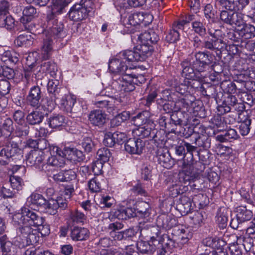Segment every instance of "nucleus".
<instances>
[{
	"label": "nucleus",
	"instance_id": "1",
	"mask_svg": "<svg viewBox=\"0 0 255 255\" xmlns=\"http://www.w3.org/2000/svg\"><path fill=\"white\" fill-rule=\"evenodd\" d=\"M211 54L207 50L199 51L181 63L183 68L182 75L187 81L185 83L188 86L198 88L200 83L197 80L195 72L200 73L207 71L211 64Z\"/></svg>",
	"mask_w": 255,
	"mask_h": 255
},
{
	"label": "nucleus",
	"instance_id": "2",
	"mask_svg": "<svg viewBox=\"0 0 255 255\" xmlns=\"http://www.w3.org/2000/svg\"><path fill=\"white\" fill-rule=\"evenodd\" d=\"M46 21V36L43 40L40 53L43 60H46L50 57L54 40L61 38L65 35V33L63 31V25L58 21V17H53L52 15H47Z\"/></svg>",
	"mask_w": 255,
	"mask_h": 255
},
{
	"label": "nucleus",
	"instance_id": "3",
	"mask_svg": "<svg viewBox=\"0 0 255 255\" xmlns=\"http://www.w3.org/2000/svg\"><path fill=\"white\" fill-rule=\"evenodd\" d=\"M209 36L206 37L204 40L195 36L192 42V45L195 49H205L210 51H215L217 55L221 58L222 51L226 47V43L224 41L222 31L220 29H208Z\"/></svg>",
	"mask_w": 255,
	"mask_h": 255
},
{
	"label": "nucleus",
	"instance_id": "4",
	"mask_svg": "<svg viewBox=\"0 0 255 255\" xmlns=\"http://www.w3.org/2000/svg\"><path fill=\"white\" fill-rule=\"evenodd\" d=\"M141 44L136 46L133 50H127L121 52L119 57L122 60L128 62L143 61L150 56L153 51L152 46L149 42L141 41Z\"/></svg>",
	"mask_w": 255,
	"mask_h": 255
},
{
	"label": "nucleus",
	"instance_id": "5",
	"mask_svg": "<svg viewBox=\"0 0 255 255\" xmlns=\"http://www.w3.org/2000/svg\"><path fill=\"white\" fill-rule=\"evenodd\" d=\"M28 212H33L28 209L25 208L22 209L21 213H18L14 215L12 217V223L15 226H19V227L17 228V233H19L20 235L24 238H26L27 243L29 244H34L37 241V238L38 237L37 236V231L33 230L31 227L33 225H30L28 222H23V220L21 222L20 220L17 221L15 220V217L19 215L23 217L25 214Z\"/></svg>",
	"mask_w": 255,
	"mask_h": 255
},
{
	"label": "nucleus",
	"instance_id": "6",
	"mask_svg": "<svg viewBox=\"0 0 255 255\" xmlns=\"http://www.w3.org/2000/svg\"><path fill=\"white\" fill-rule=\"evenodd\" d=\"M27 212L23 216V217L19 215L15 217V220L17 221V220H20V222L23 220V222H28L29 224L38 227V230L42 236L48 235L50 233L49 226L44 224V218L34 212Z\"/></svg>",
	"mask_w": 255,
	"mask_h": 255
},
{
	"label": "nucleus",
	"instance_id": "7",
	"mask_svg": "<svg viewBox=\"0 0 255 255\" xmlns=\"http://www.w3.org/2000/svg\"><path fill=\"white\" fill-rule=\"evenodd\" d=\"M22 150L18 144L11 139L8 140L0 151V164L5 165L11 160L21 156Z\"/></svg>",
	"mask_w": 255,
	"mask_h": 255
},
{
	"label": "nucleus",
	"instance_id": "8",
	"mask_svg": "<svg viewBox=\"0 0 255 255\" xmlns=\"http://www.w3.org/2000/svg\"><path fill=\"white\" fill-rule=\"evenodd\" d=\"M93 4L89 0L82 4H75L69 12V16L74 21L81 20L85 18L93 9Z\"/></svg>",
	"mask_w": 255,
	"mask_h": 255
},
{
	"label": "nucleus",
	"instance_id": "9",
	"mask_svg": "<svg viewBox=\"0 0 255 255\" xmlns=\"http://www.w3.org/2000/svg\"><path fill=\"white\" fill-rule=\"evenodd\" d=\"M113 85L118 86V88L124 92H129L135 89L134 84L136 82V78L132 75L125 74L119 76L115 75L113 77Z\"/></svg>",
	"mask_w": 255,
	"mask_h": 255
},
{
	"label": "nucleus",
	"instance_id": "10",
	"mask_svg": "<svg viewBox=\"0 0 255 255\" xmlns=\"http://www.w3.org/2000/svg\"><path fill=\"white\" fill-rule=\"evenodd\" d=\"M249 3V0H215L216 7L229 11H237L243 10Z\"/></svg>",
	"mask_w": 255,
	"mask_h": 255
},
{
	"label": "nucleus",
	"instance_id": "11",
	"mask_svg": "<svg viewBox=\"0 0 255 255\" xmlns=\"http://www.w3.org/2000/svg\"><path fill=\"white\" fill-rule=\"evenodd\" d=\"M144 142L140 138H130L125 144V149L130 154L139 155L142 152Z\"/></svg>",
	"mask_w": 255,
	"mask_h": 255
},
{
	"label": "nucleus",
	"instance_id": "12",
	"mask_svg": "<svg viewBox=\"0 0 255 255\" xmlns=\"http://www.w3.org/2000/svg\"><path fill=\"white\" fill-rule=\"evenodd\" d=\"M44 159L43 153L38 150H31L26 158V164L29 166H34L41 170L42 163Z\"/></svg>",
	"mask_w": 255,
	"mask_h": 255
},
{
	"label": "nucleus",
	"instance_id": "13",
	"mask_svg": "<svg viewBox=\"0 0 255 255\" xmlns=\"http://www.w3.org/2000/svg\"><path fill=\"white\" fill-rule=\"evenodd\" d=\"M136 129L133 130V133L134 135L139 137L140 138H145L150 136L152 137V140L155 141H156V129H154L155 127H152L150 125H142V126H138Z\"/></svg>",
	"mask_w": 255,
	"mask_h": 255
},
{
	"label": "nucleus",
	"instance_id": "14",
	"mask_svg": "<svg viewBox=\"0 0 255 255\" xmlns=\"http://www.w3.org/2000/svg\"><path fill=\"white\" fill-rule=\"evenodd\" d=\"M26 102L28 105L32 107L38 108L41 103V91L40 88L38 86L31 87L26 97Z\"/></svg>",
	"mask_w": 255,
	"mask_h": 255
},
{
	"label": "nucleus",
	"instance_id": "15",
	"mask_svg": "<svg viewBox=\"0 0 255 255\" xmlns=\"http://www.w3.org/2000/svg\"><path fill=\"white\" fill-rule=\"evenodd\" d=\"M47 91L52 102L54 100L60 98L65 90L59 86V82L57 80H49L47 83Z\"/></svg>",
	"mask_w": 255,
	"mask_h": 255
},
{
	"label": "nucleus",
	"instance_id": "16",
	"mask_svg": "<svg viewBox=\"0 0 255 255\" xmlns=\"http://www.w3.org/2000/svg\"><path fill=\"white\" fill-rule=\"evenodd\" d=\"M90 232L86 228L74 226L71 229L70 237L73 241H83L88 240Z\"/></svg>",
	"mask_w": 255,
	"mask_h": 255
},
{
	"label": "nucleus",
	"instance_id": "17",
	"mask_svg": "<svg viewBox=\"0 0 255 255\" xmlns=\"http://www.w3.org/2000/svg\"><path fill=\"white\" fill-rule=\"evenodd\" d=\"M76 102L75 100L70 96L63 93L60 98L54 100L52 103L54 104L60 105L61 108L66 112L71 113L72 108Z\"/></svg>",
	"mask_w": 255,
	"mask_h": 255
},
{
	"label": "nucleus",
	"instance_id": "18",
	"mask_svg": "<svg viewBox=\"0 0 255 255\" xmlns=\"http://www.w3.org/2000/svg\"><path fill=\"white\" fill-rule=\"evenodd\" d=\"M132 120L136 125H150L155 127L153 121L151 118L150 113L147 111L139 113L132 118Z\"/></svg>",
	"mask_w": 255,
	"mask_h": 255
},
{
	"label": "nucleus",
	"instance_id": "19",
	"mask_svg": "<svg viewBox=\"0 0 255 255\" xmlns=\"http://www.w3.org/2000/svg\"><path fill=\"white\" fill-rule=\"evenodd\" d=\"M195 98L191 95H186L183 98L179 99L175 102V107L178 112L182 110L183 112H188L192 107Z\"/></svg>",
	"mask_w": 255,
	"mask_h": 255
},
{
	"label": "nucleus",
	"instance_id": "20",
	"mask_svg": "<svg viewBox=\"0 0 255 255\" xmlns=\"http://www.w3.org/2000/svg\"><path fill=\"white\" fill-rule=\"evenodd\" d=\"M66 164V159L62 157H58L56 155H53L49 157L46 164H42L41 170L45 172L50 170V166L63 167Z\"/></svg>",
	"mask_w": 255,
	"mask_h": 255
},
{
	"label": "nucleus",
	"instance_id": "21",
	"mask_svg": "<svg viewBox=\"0 0 255 255\" xmlns=\"http://www.w3.org/2000/svg\"><path fill=\"white\" fill-rule=\"evenodd\" d=\"M89 120L94 126H101L106 123V115L99 110H94L89 115Z\"/></svg>",
	"mask_w": 255,
	"mask_h": 255
},
{
	"label": "nucleus",
	"instance_id": "22",
	"mask_svg": "<svg viewBox=\"0 0 255 255\" xmlns=\"http://www.w3.org/2000/svg\"><path fill=\"white\" fill-rule=\"evenodd\" d=\"M113 216L119 220H127L136 216V213L134 208L120 207L114 213Z\"/></svg>",
	"mask_w": 255,
	"mask_h": 255
},
{
	"label": "nucleus",
	"instance_id": "23",
	"mask_svg": "<svg viewBox=\"0 0 255 255\" xmlns=\"http://www.w3.org/2000/svg\"><path fill=\"white\" fill-rule=\"evenodd\" d=\"M71 2V0H56L53 3L51 11L47 15H52L57 17V15L64 12L66 6Z\"/></svg>",
	"mask_w": 255,
	"mask_h": 255
},
{
	"label": "nucleus",
	"instance_id": "24",
	"mask_svg": "<svg viewBox=\"0 0 255 255\" xmlns=\"http://www.w3.org/2000/svg\"><path fill=\"white\" fill-rule=\"evenodd\" d=\"M239 137V135L237 131L233 128H229L223 131L221 134L215 137L216 139L221 142L231 141L232 140H236Z\"/></svg>",
	"mask_w": 255,
	"mask_h": 255
},
{
	"label": "nucleus",
	"instance_id": "25",
	"mask_svg": "<svg viewBox=\"0 0 255 255\" xmlns=\"http://www.w3.org/2000/svg\"><path fill=\"white\" fill-rule=\"evenodd\" d=\"M27 203L31 208L39 207L41 209L46 203V200L41 194L32 193L27 200Z\"/></svg>",
	"mask_w": 255,
	"mask_h": 255
},
{
	"label": "nucleus",
	"instance_id": "26",
	"mask_svg": "<svg viewBox=\"0 0 255 255\" xmlns=\"http://www.w3.org/2000/svg\"><path fill=\"white\" fill-rule=\"evenodd\" d=\"M137 249L142 254L151 255L156 250V244L150 241L149 242L139 241L137 243Z\"/></svg>",
	"mask_w": 255,
	"mask_h": 255
},
{
	"label": "nucleus",
	"instance_id": "27",
	"mask_svg": "<svg viewBox=\"0 0 255 255\" xmlns=\"http://www.w3.org/2000/svg\"><path fill=\"white\" fill-rule=\"evenodd\" d=\"M0 59L6 64L15 65L19 61V54L14 51L6 50L0 54Z\"/></svg>",
	"mask_w": 255,
	"mask_h": 255
},
{
	"label": "nucleus",
	"instance_id": "28",
	"mask_svg": "<svg viewBox=\"0 0 255 255\" xmlns=\"http://www.w3.org/2000/svg\"><path fill=\"white\" fill-rule=\"evenodd\" d=\"M241 28H238L239 34L244 39H250L255 36V26L245 22Z\"/></svg>",
	"mask_w": 255,
	"mask_h": 255
},
{
	"label": "nucleus",
	"instance_id": "29",
	"mask_svg": "<svg viewBox=\"0 0 255 255\" xmlns=\"http://www.w3.org/2000/svg\"><path fill=\"white\" fill-rule=\"evenodd\" d=\"M229 211L224 208H221L217 215V222L220 229H224L226 228L228 221V214Z\"/></svg>",
	"mask_w": 255,
	"mask_h": 255
},
{
	"label": "nucleus",
	"instance_id": "30",
	"mask_svg": "<svg viewBox=\"0 0 255 255\" xmlns=\"http://www.w3.org/2000/svg\"><path fill=\"white\" fill-rule=\"evenodd\" d=\"M49 126L52 128H57L64 125L65 118L59 114H53L50 116L48 121Z\"/></svg>",
	"mask_w": 255,
	"mask_h": 255
},
{
	"label": "nucleus",
	"instance_id": "31",
	"mask_svg": "<svg viewBox=\"0 0 255 255\" xmlns=\"http://www.w3.org/2000/svg\"><path fill=\"white\" fill-rule=\"evenodd\" d=\"M237 218L240 222H244L245 221L250 220L253 217V212L247 209L246 207L240 206L237 208Z\"/></svg>",
	"mask_w": 255,
	"mask_h": 255
},
{
	"label": "nucleus",
	"instance_id": "32",
	"mask_svg": "<svg viewBox=\"0 0 255 255\" xmlns=\"http://www.w3.org/2000/svg\"><path fill=\"white\" fill-rule=\"evenodd\" d=\"M39 71L43 73H48L51 77H54L56 75L57 68L56 64L52 61H43L40 65Z\"/></svg>",
	"mask_w": 255,
	"mask_h": 255
},
{
	"label": "nucleus",
	"instance_id": "33",
	"mask_svg": "<svg viewBox=\"0 0 255 255\" xmlns=\"http://www.w3.org/2000/svg\"><path fill=\"white\" fill-rule=\"evenodd\" d=\"M184 145L185 148H186L187 151L185 156L183 158V164L182 166L189 165L190 169H191V161L193 159V155L192 152L196 150V147L192 145L190 143L188 142H184Z\"/></svg>",
	"mask_w": 255,
	"mask_h": 255
},
{
	"label": "nucleus",
	"instance_id": "34",
	"mask_svg": "<svg viewBox=\"0 0 255 255\" xmlns=\"http://www.w3.org/2000/svg\"><path fill=\"white\" fill-rule=\"evenodd\" d=\"M139 39L142 41L149 42L150 44H155L159 39L158 35L153 30H150L141 33Z\"/></svg>",
	"mask_w": 255,
	"mask_h": 255
},
{
	"label": "nucleus",
	"instance_id": "35",
	"mask_svg": "<svg viewBox=\"0 0 255 255\" xmlns=\"http://www.w3.org/2000/svg\"><path fill=\"white\" fill-rule=\"evenodd\" d=\"M23 16L20 18V22L25 23L29 22L36 14V9L32 6L29 5L23 10Z\"/></svg>",
	"mask_w": 255,
	"mask_h": 255
},
{
	"label": "nucleus",
	"instance_id": "36",
	"mask_svg": "<svg viewBox=\"0 0 255 255\" xmlns=\"http://www.w3.org/2000/svg\"><path fill=\"white\" fill-rule=\"evenodd\" d=\"M183 168L184 169L183 171L179 173L178 175L179 183L186 184L189 182V183L192 180L196 178L195 173L190 170L188 168H185L184 166H183Z\"/></svg>",
	"mask_w": 255,
	"mask_h": 255
},
{
	"label": "nucleus",
	"instance_id": "37",
	"mask_svg": "<svg viewBox=\"0 0 255 255\" xmlns=\"http://www.w3.org/2000/svg\"><path fill=\"white\" fill-rule=\"evenodd\" d=\"M149 209L150 205L147 202H141L139 203L136 206V208L135 209L136 216H139L142 218L148 217L150 215Z\"/></svg>",
	"mask_w": 255,
	"mask_h": 255
},
{
	"label": "nucleus",
	"instance_id": "38",
	"mask_svg": "<svg viewBox=\"0 0 255 255\" xmlns=\"http://www.w3.org/2000/svg\"><path fill=\"white\" fill-rule=\"evenodd\" d=\"M43 118L44 116L42 112L35 111L27 116L26 120L29 124L34 125L41 123Z\"/></svg>",
	"mask_w": 255,
	"mask_h": 255
},
{
	"label": "nucleus",
	"instance_id": "39",
	"mask_svg": "<svg viewBox=\"0 0 255 255\" xmlns=\"http://www.w3.org/2000/svg\"><path fill=\"white\" fill-rule=\"evenodd\" d=\"M0 245L2 255H15V247L10 242H6L4 240L0 239Z\"/></svg>",
	"mask_w": 255,
	"mask_h": 255
},
{
	"label": "nucleus",
	"instance_id": "40",
	"mask_svg": "<svg viewBox=\"0 0 255 255\" xmlns=\"http://www.w3.org/2000/svg\"><path fill=\"white\" fill-rule=\"evenodd\" d=\"M14 25V20L7 14H0V26L5 27L7 29H11Z\"/></svg>",
	"mask_w": 255,
	"mask_h": 255
},
{
	"label": "nucleus",
	"instance_id": "41",
	"mask_svg": "<svg viewBox=\"0 0 255 255\" xmlns=\"http://www.w3.org/2000/svg\"><path fill=\"white\" fill-rule=\"evenodd\" d=\"M129 114L127 112H123L115 116L111 121V127H118L129 118Z\"/></svg>",
	"mask_w": 255,
	"mask_h": 255
},
{
	"label": "nucleus",
	"instance_id": "42",
	"mask_svg": "<svg viewBox=\"0 0 255 255\" xmlns=\"http://www.w3.org/2000/svg\"><path fill=\"white\" fill-rule=\"evenodd\" d=\"M252 119L247 116L244 120L242 119L239 125V130L242 135H247L251 129Z\"/></svg>",
	"mask_w": 255,
	"mask_h": 255
},
{
	"label": "nucleus",
	"instance_id": "43",
	"mask_svg": "<svg viewBox=\"0 0 255 255\" xmlns=\"http://www.w3.org/2000/svg\"><path fill=\"white\" fill-rule=\"evenodd\" d=\"M158 123L161 127L167 130L168 132H174L173 127H172L169 116L162 115L159 119Z\"/></svg>",
	"mask_w": 255,
	"mask_h": 255
},
{
	"label": "nucleus",
	"instance_id": "44",
	"mask_svg": "<svg viewBox=\"0 0 255 255\" xmlns=\"http://www.w3.org/2000/svg\"><path fill=\"white\" fill-rule=\"evenodd\" d=\"M109 102L107 106L106 110L109 113H114V111L117 110L119 104L122 102L121 99L114 98L111 96L108 92Z\"/></svg>",
	"mask_w": 255,
	"mask_h": 255
},
{
	"label": "nucleus",
	"instance_id": "45",
	"mask_svg": "<svg viewBox=\"0 0 255 255\" xmlns=\"http://www.w3.org/2000/svg\"><path fill=\"white\" fill-rule=\"evenodd\" d=\"M196 144L207 149L211 146V138L207 135L202 134L195 138Z\"/></svg>",
	"mask_w": 255,
	"mask_h": 255
},
{
	"label": "nucleus",
	"instance_id": "46",
	"mask_svg": "<svg viewBox=\"0 0 255 255\" xmlns=\"http://www.w3.org/2000/svg\"><path fill=\"white\" fill-rule=\"evenodd\" d=\"M193 159L191 161V166L192 167L191 169H190V166L188 165L183 166L185 168H188L190 170L195 173V176L196 177L204 170L205 165L200 161L196 162L194 164H193Z\"/></svg>",
	"mask_w": 255,
	"mask_h": 255
},
{
	"label": "nucleus",
	"instance_id": "47",
	"mask_svg": "<svg viewBox=\"0 0 255 255\" xmlns=\"http://www.w3.org/2000/svg\"><path fill=\"white\" fill-rule=\"evenodd\" d=\"M43 211L50 215H55L57 212L58 208L55 202V199H51L46 203H45L44 206L42 208Z\"/></svg>",
	"mask_w": 255,
	"mask_h": 255
},
{
	"label": "nucleus",
	"instance_id": "48",
	"mask_svg": "<svg viewBox=\"0 0 255 255\" xmlns=\"http://www.w3.org/2000/svg\"><path fill=\"white\" fill-rule=\"evenodd\" d=\"M181 114L178 113V112L172 113L169 116L172 127L174 128V132H176L177 127H181L183 125V120L180 118Z\"/></svg>",
	"mask_w": 255,
	"mask_h": 255
},
{
	"label": "nucleus",
	"instance_id": "49",
	"mask_svg": "<svg viewBox=\"0 0 255 255\" xmlns=\"http://www.w3.org/2000/svg\"><path fill=\"white\" fill-rule=\"evenodd\" d=\"M193 30L201 36L206 34V28L205 24L200 21H194L192 23Z\"/></svg>",
	"mask_w": 255,
	"mask_h": 255
},
{
	"label": "nucleus",
	"instance_id": "50",
	"mask_svg": "<svg viewBox=\"0 0 255 255\" xmlns=\"http://www.w3.org/2000/svg\"><path fill=\"white\" fill-rule=\"evenodd\" d=\"M9 182L10 183L11 187L16 191L22 189L23 182L22 179L18 176H10L9 177Z\"/></svg>",
	"mask_w": 255,
	"mask_h": 255
},
{
	"label": "nucleus",
	"instance_id": "51",
	"mask_svg": "<svg viewBox=\"0 0 255 255\" xmlns=\"http://www.w3.org/2000/svg\"><path fill=\"white\" fill-rule=\"evenodd\" d=\"M84 151L87 153L92 152L95 148V144L91 137H84L81 143Z\"/></svg>",
	"mask_w": 255,
	"mask_h": 255
},
{
	"label": "nucleus",
	"instance_id": "52",
	"mask_svg": "<svg viewBox=\"0 0 255 255\" xmlns=\"http://www.w3.org/2000/svg\"><path fill=\"white\" fill-rule=\"evenodd\" d=\"M245 21L244 20L243 15L242 13L236 11L233 12L230 25H235L239 28L244 25Z\"/></svg>",
	"mask_w": 255,
	"mask_h": 255
},
{
	"label": "nucleus",
	"instance_id": "53",
	"mask_svg": "<svg viewBox=\"0 0 255 255\" xmlns=\"http://www.w3.org/2000/svg\"><path fill=\"white\" fill-rule=\"evenodd\" d=\"M211 64L210 65L209 68L211 67L212 69L214 71V73L216 74V78H211L212 81H220L221 80L220 77L221 74L223 71V66L219 63L214 62L213 63L212 57L211 58Z\"/></svg>",
	"mask_w": 255,
	"mask_h": 255
},
{
	"label": "nucleus",
	"instance_id": "54",
	"mask_svg": "<svg viewBox=\"0 0 255 255\" xmlns=\"http://www.w3.org/2000/svg\"><path fill=\"white\" fill-rule=\"evenodd\" d=\"M214 7L211 4H207L204 8V15L206 18L208 19H214L217 15V11L216 9L219 8V7Z\"/></svg>",
	"mask_w": 255,
	"mask_h": 255
},
{
	"label": "nucleus",
	"instance_id": "55",
	"mask_svg": "<svg viewBox=\"0 0 255 255\" xmlns=\"http://www.w3.org/2000/svg\"><path fill=\"white\" fill-rule=\"evenodd\" d=\"M97 154L99 157L98 160L101 161L103 162L108 161L111 156L110 150L106 147L99 149Z\"/></svg>",
	"mask_w": 255,
	"mask_h": 255
},
{
	"label": "nucleus",
	"instance_id": "56",
	"mask_svg": "<svg viewBox=\"0 0 255 255\" xmlns=\"http://www.w3.org/2000/svg\"><path fill=\"white\" fill-rule=\"evenodd\" d=\"M143 15L140 13H134L129 15L128 23L130 25L135 26L139 24L143 20Z\"/></svg>",
	"mask_w": 255,
	"mask_h": 255
},
{
	"label": "nucleus",
	"instance_id": "57",
	"mask_svg": "<svg viewBox=\"0 0 255 255\" xmlns=\"http://www.w3.org/2000/svg\"><path fill=\"white\" fill-rule=\"evenodd\" d=\"M2 129L7 131L8 133H11L13 130V122L10 118H7L3 121L1 128H0V136H2L3 134H5V133H3Z\"/></svg>",
	"mask_w": 255,
	"mask_h": 255
},
{
	"label": "nucleus",
	"instance_id": "58",
	"mask_svg": "<svg viewBox=\"0 0 255 255\" xmlns=\"http://www.w3.org/2000/svg\"><path fill=\"white\" fill-rule=\"evenodd\" d=\"M184 187V186L180 185V183L173 184L169 189V191L170 193V195L173 197H175L178 195L183 194Z\"/></svg>",
	"mask_w": 255,
	"mask_h": 255
},
{
	"label": "nucleus",
	"instance_id": "59",
	"mask_svg": "<svg viewBox=\"0 0 255 255\" xmlns=\"http://www.w3.org/2000/svg\"><path fill=\"white\" fill-rule=\"evenodd\" d=\"M46 141L45 139H41L37 141V140L29 139L27 140L26 145L32 148H37L40 150L46 148V147H43L42 145L43 143H46Z\"/></svg>",
	"mask_w": 255,
	"mask_h": 255
},
{
	"label": "nucleus",
	"instance_id": "60",
	"mask_svg": "<svg viewBox=\"0 0 255 255\" xmlns=\"http://www.w3.org/2000/svg\"><path fill=\"white\" fill-rule=\"evenodd\" d=\"M88 187L92 192H99L101 189V185L97 177L92 178L89 181Z\"/></svg>",
	"mask_w": 255,
	"mask_h": 255
},
{
	"label": "nucleus",
	"instance_id": "61",
	"mask_svg": "<svg viewBox=\"0 0 255 255\" xmlns=\"http://www.w3.org/2000/svg\"><path fill=\"white\" fill-rule=\"evenodd\" d=\"M228 10H222L220 12V19L225 23L230 24L233 12Z\"/></svg>",
	"mask_w": 255,
	"mask_h": 255
},
{
	"label": "nucleus",
	"instance_id": "62",
	"mask_svg": "<svg viewBox=\"0 0 255 255\" xmlns=\"http://www.w3.org/2000/svg\"><path fill=\"white\" fill-rule=\"evenodd\" d=\"M29 130V126L25 123L18 125L16 128L15 133L19 137L25 136L28 135Z\"/></svg>",
	"mask_w": 255,
	"mask_h": 255
},
{
	"label": "nucleus",
	"instance_id": "63",
	"mask_svg": "<svg viewBox=\"0 0 255 255\" xmlns=\"http://www.w3.org/2000/svg\"><path fill=\"white\" fill-rule=\"evenodd\" d=\"M179 39V32L175 28L170 30L166 36V40L169 43H175Z\"/></svg>",
	"mask_w": 255,
	"mask_h": 255
},
{
	"label": "nucleus",
	"instance_id": "64",
	"mask_svg": "<svg viewBox=\"0 0 255 255\" xmlns=\"http://www.w3.org/2000/svg\"><path fill=\"white\" fill-rule=\"evenodd\" d=\"M1 194L4 198H11L15 196L17 191L14 189L11 190L6 186H2L0 190Z\"/></svg>",
	"mask_w": 255,
	"mask_h": 255
}]
</instances>
